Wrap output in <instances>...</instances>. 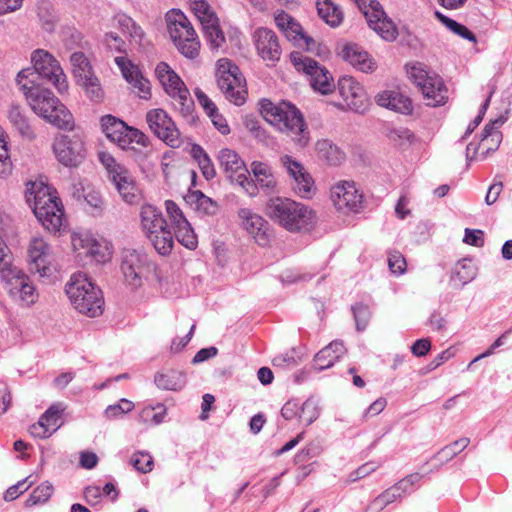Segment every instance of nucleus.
Instances as JSON below:
<instances>
[{
  "label": "nucleus",
  "mask_w": 512,
  "mask_h": 512,
  "mask_svg": "<svg viewBox=\"0 0 512 512\" xmlns=\"http://www.w3.org/2000/svg\"><path fill=\"white\" fill-rule=\"evenodd\" d=\"M375 99L379 106L402 114H410L413 110L411 100L397 91H383Z\"/></svg>",
  "instance_id": "cd10ccee"
},
{
  "label": "nucleus",
  "mask_w": 512,
  "mask_h": 512,
  "mask_svg": "<svg viewBox=\"0 0 512 512\" xmlns=\"http://www.w3.org/2000/svg\"><path fill=\"white\" fill-rule=\"evenodd\" d=\"M1 279L6 282L8 292L12 298L27 305L35 302L37 297L35 287L29 277L16 266L8 277H1Z\"/></svg>",
  "instance_id": "a211bd4d"
},
{
  "label": "nucleus",
  "mask_w": 512,
  "mask_h": 512,
  "mask_svg": "<svg viewBox=\"0 0 512 512\" xmlns=\"http://www.w3.org/2000/svg\"><path fill=\"white\" fill-rule=\"evenodd\" d=\"M220 167L231 182H236L249 196L257 194V185L249 178V171L238 153L229 148H223L218 153Z\"/></svg>",
  "instance_id": "9b49d317"
},
{
  "label": "nucleus",
  "mask_w": 512,
  "mask_h": 512,
  "mask_svg": "<svg viewBox=\"0 0 512 512\" xmlns=\"http://www.w3.org/2000/svg\"><path fill=\"white\" fill-rule=\"evenodd\" d=\"M66 294L74 308L88 317H97L103 312L102 292L84 273H75L66 284Z\"/></svg>",
  "instance_id": "423d86ee"
},
{
  "label": "nucleus",
  "mask_w": 512,
  "mask_h": 512,
  "mask_svg": "<svg viewBox=\"0 0 512 512\" xmlns=\"http://www.w3.org/2000/svg\"><path fill=\"white\" fill-rule=\"evenodd\" d=\"M284 35L289 41L293 42L294 45L300 48H305L307 51L313 52L317 47L316 41L303 32L302 26L296 20Z\"/></svg>",
  "instance_id": "473e14b6"
},
{
  "label": "nucleus",
  "mask_w": 512,
  "mask_h": 512,
  "mask_svg": "<svg viewBox=\"0 0 512 512\" xmlns=\"http://www.w3.org/2000/svg\"><path fill=\"white\" fill-rule=\"evenodd\" d=\"M166 94L171 100V104L177 112L189 123L195 121V104L185 83L179 84L173 89H169Z\"/></svg>",
  "instance_id": "b1692460"
},
{
  "label": "nucleus",
  "mask_w": 512,
  "mask_h": 512,
  "mask_svg": "<svg viewBox=\"0 0 512 512\" xmlns=\"http://www.w3.org/2000/svg\"><path fill=\"white\" fill-rule=\"evenodd\" d=\"M434 15L439 22H441L448 30L453 32L454 34L460 36L461 38L468 40L470 42L476 43L477 39L473 32H471L466 26L458 23L457 21L449 18L444 15L440 11H435Z\"/></svg>",
  "instance_id": "4c0bfd02"
},
{
  "label": "nucleus",
  "mask_w": 512,
  "mask_h": 512,
  "mask_svg": "<svg viewBox=\"0 0 512 512\" xmlns=\"http://www.w3.org/2000/svg\"><path fill=\"white\" fill-rule=\"evenodd\" d=\"M141 228L158 254L167 256L174 246V238L162 212L146 204L140 211Z\"/></svg>",
  "instance_id": "0eeeda50"
},
{
  "label": "nucleus",
  "mask_w": 512,
  "mask_h": 512,
  "mask_svg": "<svg viewBox=\"0 0 512 512\" xmlns=\"http://www.w3.org/2000/svg\"><path fill=\"white\" fill-rule=\"evenodd\" d=\"M12 172V162L9 156L7 144L0 137V177H6Z\"/></svg>",
  "instance_id": "052dcab7"
},
{
  "label": "nucleus",
  "mask_w": 512,
  "mask_h": 512,
  "mask_svg": "<svg viewBox=\"0 0 512 512\" xmlns=\"http://www.w3.org/2000/svg\"><path fill=\"white\" fill-rule=\"evenodd\" d=\"M88 81H80L78 84L81 85L87 94V96L94 101H100L103 98V90L101 88L99 79L93 75L87 78Z\"/></svg>",
  "instance_id": "3c124183"
},
{
  "label": "nucleus",
  "mask_w": 512,
  "mask_h": 512,
  "mask_svg": "<svg viewBox=\"0 0 512 512\" xmlns=\"http://www.w3.org/2000/svg\"><path fill=\"white\" fill-rule=\"evenodd\" d=\"M388 266L392 273L400 275L406 270V260L400 252L394 251L388 256Z\"/></svg>",
  "instance_id": "680f3d73"
},
{
  "label": "nucleus",
  "mask_w": 512,
  "mask_h": 512,
  "mask_svg": "<svg viewBox=\"0 0 512 512\" xmlns=\"http://www.w3.org/2000/svg\"><path fill=\"white\" fill-rule=\"evenodd\" d=\"M169 35L184 56L193 59L199 53L200 43L190 21L180 10H170L166 14Z\"/></svg>",
  "instance_id": "6e6552de"
},
{
  "label": "nucleus",
  "mask_w": 512,
  "mask_h": 512,
  "mask_svg": "<svg viewBox=\"0 0 512 512\" xmlns=\"http://www.w3.org/2000/svg\"><path fill=\"white\" fill-rule=\"evenodd\" d=\"M195 96L208 116L218 111L214 102L199 88L195 89Z\"/></svg>",
  "instance_id": "69168bd1"
},
{
  "label": "nucleus",
  "mask_w": 512,
  "mask_h": 512,
  "mask_svg": "<svg viewBox=\"0 0 512 512\" xmlns=\"http://www.w3.org/2000/svg\"><path fill=\"white\" fill-rule=\"evenodd\" d=\"M15 266L11 263L10 250L3 241V247L0 246V277H8Z\"/></svg>",
  "instance_id": "bf43d9fd"
},
{
  "label": "nucleus",
  "mask_w": 512,
  "mask_h": 512,
  "mask_svg": "<svg viewBox=\"0 0 512 512\" xmlns=\"http://www.w3.org/2000/svg\"><path fill=\"white\" fill-rule=\"evenodd\" d=\"M115 63L126 81L137 90L138 96L142 99H149L151 97L150 82L143 77L139 68L124 57H116Z\"/></svg>",
  "instance_id": "412c9836"
},
{
  "label": "nucleus",
  "mask_w": 512,
  "mask_h": 512,
  "mask_svg": "<svg viewBox=\"0 0 512 512\" xmlns=\"http://www.w3.org/2000/svg\"><path fill=\"white\" fill-rule=\"evenodd\" d=\"M251 168L256 181L261 187L269 189L275 186V180L267 164L254 161Z\"/></svg>",
  "instance_id": "a18cd8bd"
},
{
  "label": "nucleus",
  "mask_w": 512,
  "mask_h": 512,
  "mask_svg": "<svg viewBox=\"0 0 512 512\" xmlns=\"http://www.w3.org/2000/svg\"><path fill=\"white\" fill-rule=\"evenodd\" d=\"M8 119L22 136L29 139L34 138V132L29 124V120L19 105H10L8 109Z\"/></svg>",
  "instance_id": "72a5a7b5"
},
{
  "label": "nucleus",
  "mask_w": 512,
  "mask_h": 512,
  "mask_svg": "<svg viewBox=\"0 0 512 512\" xmlns=\"http://www.w3.org/2000/svg\"><path fill=\"white\" fill-rule=\"evenodd\" d=\"M103 132L113 142H117L121 147L128 145L127 134L129 127L122 121L112 115H106L101 119Z\"/></svg>",
  "instance_id": "c756f323"
},
{
  "label": "nucleus",
  "mask_w": 512,
  "mask_h": 512,
  "mask_svg": "<svg viewBox=\"0 0 512 512\" xmlns=\"http://www.w3.org/2000/svg\"><path fill=\"white\" fill-rule=\"evenodd\" d=\"M331 201L335 209L344 215L359 213L363 209V194L354 182L341 181L331 189Z\"/></svg>",
  "instance_id": "4468645a"
},
{
  "label": "nucleus",
  "mask_w": 512,
  "mask_h": 512,
  "mask_svg": "<svg viewBox=\"0 0 512 512\" xmlns=\"http://www.w3.org/2000/svg\"><path fill=\"white\" fill-rule=\"evenodd\" d=\"M316 149L319 158L325 160L329 165H338L344 159L340 149L328 140L318 141Z\"/></svg>",
  "instance_id": "58836bf2"
},
{
  "label": "nucleus",
  "mask_w": 512,
  "mask_h": 512,
  "mask_svg": "<svg viewBox=\"0 0 512 512\" xmlns=\"http://www.w3.org/2000/svg\"><path fill=\"white\" fill-rule=\"evenodd\" d=\"M377 467L378 466L375 463H372V462L365 463L349 475V481L355 482L361 478H364V477L368 476L370 473H372L373 471H375L377 469Z\"/></svg>",
  "instance_id": "774afa93"
},
{
  "label": "nucleus",
  "mask_w": 512,
  "mask_h": 512,
  "mask_svg": "<svg viewBox=\"0 0 512 512\" xmlns=\"http://www.w3.org/2000/svg\"><path fill=\"white\" fill-rule=\"evenodd\" d=\"M189 6L201 25L217 18L216 13L206 0H189Z\"/></svg>",
  "instance_id": "37998d69"
},
{
  "label": "nucleus",
  "mask_w": 512,
  "mask_h": 512,
  "mask_svg": "<svg viewBox=\"0 0 512 512\" xmlns=\"http://www.w3.org/2000/svg\"><path fill=\"white\" fill-rule=\"evenodd\" d=\"M201 26H202L204 35L210 44V47L212 49L220 48L223 45V43L225 42V37H224V34L219 26L218 17L216 19H213L209 23L202 24Z\"/></svg>",
  "instance_id": "79ce46f5"
},
{
  "label": "nucleus",
  "mask_w": 512,
  "mask_h": 512,
  "mask_svg": "<svg viewBox=\"0 0 512 512\" xmlns=\"http://www.w3.org/2000/svg\"><path fill=\"white\" fill-rule=\"evenodd\" d=\"M151 131L167 145L176 148L182 143L180 131L168 113L163 109H152L146 114Z\"/></svg>",
  "instance_id": "2eb2a0df"
},
{
  "label": "nucleus",
  "mask_w": 512,
  "mask_h": 512,
  "mask_svg": "<svg viewBox=\"0 0 512 512\" xmlns=\"http://www.w3.org/2000/svg\"><path fill=\"white\" fill-rule=\"evenodd\" d=\"M316 9L319 17L331 27H337L343 20V13L332 0H317Z\"/></svg>",
  "instance_id": "7c9ffc66"
},
{
  "label": "nucleus",
  "mask_w": 512,
  "mask_h": 512,
  "mask_svg": "<svg viewBox=\"0 0 512 512\" xmlns=\"http://www.w3.org/2000/svg\"><path fill=\"white\" fill-rule=\"evenodd\" d=\"M64 411L62 404L51 405L39 418L37 423L30 426V434L39 439L50 437L62 425L61 415Z\"/></svg>",
  "instance_id": "6ab92c4d"
},
{
  "label": "nucleus",
  "mask_w": 512,
  "mask_h": 512,
  "mask_svg": "<svg viewBox=\"0 0 512 512\" xmlns=\"http://www.w3.org/2000/svg\"><path fill=\"white\" fill-rule=\"evenodd\" d=\"M133 467L141 473H148L153 468V458L148 453L139 452L131 458Z\"/></svg>",
  "instance_id": "5fc2aeb1"
},
{
  "label": "nucleus",
  "mask_w": 512,
  "mask_h": 512,
  "mask_svg": "<svg viewBox=\"0 0 512 512\" xmlns=\"http://www.w3.org/2000/svg\"><path fill=\"white\" fill-rule=\"evenodd\" d=\"M165 209L168 215V218L170 220L172 228H175L177 226L183 225L187 222V218L185 217L183 211L180 209V207L172 200H166L165 201Z\"/></svg>",
  "instance_id": "8fccbe9b"
},
{
  "label": "nucleus",
  "mask_w": 512,
  "mask_h": 512,
  "mask_svg": "<svg viewBox=\"0 0 512 512\" xmlns=\"http://www.w3.org/2000/svg\"><path fill=\"white\" fill-rule=\"evenodd\" d=\"M191 202L195 203L197 210L208 215H215L218 211V205L210 197L204 195L201 191H194L189 195Z\"/></svg>",
  "instance_id": "de8ad7c7"
},
{
  "label": "nucleus",
  "mask_w": 512,
  "mask_h": 512,
  "mask_svg": "<svg viewBox=\"0 0 512 512\" xmlns=\"http://www.w3.org/2000/svg\"><path fill=\"white\" fill-rule=\"evenodd\" d=\"M21 90L32 110L47 122L61 130L70 131L74 128L72 114L52 91L40 86H29L28 83H23Z\"/></svg>",
  "instance_id": "f03ea898"
},
{
  "label": "nucleus",
  "mask_w": 512,
  "mask_h": 512,
  "mask_svg": "<svg viewBox=\"0 0 512 512\" xmlns=\"http://www.w3.org/2000/svg\"><path fill=\"white\" fill-rule=\"evenodd\" d=\"M474 277L475 270L473 265L470 262H466V260H463L462 262H459L456 265L454 272L451 276V281L454 282L455 285L464 286L465 284L473 280Z\"/></svg>",
  "instance_id": "c03bdc74"
},
{
  "label": "nucleus",
  "mask_w": 512,
  "mask_h": 512,
  "mask_svg": "<svg viewBox=\"0 0 512 512\" xmlns=\"http://www.w3.org/2000/svg\"><path fill=\"white\" fill-rule=\"evenodd\" d=\"M149 264V260L144 253L134 249H124L121 271L128 285L132 288L140 287L144 271L149 267Z\"/></svg>",
  "instance_id": "dca6fc26"
},
{
  "label": "nucleus",
  "mask_w": 512,
  "mask_h": 512,
  "mask_svg": "<svg viewBox=\"0 0 512 512\" xmlns=\"http://www.w3.org/2000/svg\"><path fill=\"white\" fill-rule=\"evenodd\" d=\"M338 92L349 109L355 112L366 110L368 106L367 94L363 86L353 77H341L338 81Z\"/></svg>",
  "instance_id": "f3484780"
},
{
  "label": "nucleus",
  "mask_w": 512,
  "mask_h": 512,
  "mask_svg": "<svg viewBox=\"0 0 512 512\" xmlns=\"http://www.w3.org/2000/svg\"><path fill=\"white\" fill-rule=\"evenodd\" d=\"M114 173L115 174H113L111 181L120 194L122 200L128 204L138 203L141 198V194L131 173L126 168L120 169L118 172L116 171Z\"/></svg>",
  "instance_id": "393cba45"
},
{
  "label": "nucleus",
  "mask_w": 512,
  "mask_h": 512,
  "mask_svg": "<svg viewBox=\"0 0 512 512\" xmlns=\"http://www.w3.org/2000/svg\"><path fill=\"white\" fill-rule=\"evenodd\" d=\"M53 151L57 160L66 167H78L86 157L84 142L79 134L56 138Z\"/></svg>",
  "instance_id": "ddd939ff"
},
{
  "label": "nucleus",
  "mask_w": 512,
  "mask_h": 512,
  "mask_svg": "<svg viewBox=\"0 0 512 512\" xmlns=\"http://www.w3.org/2000/svg\"><path fill=\"white\" fill-rule=\"evenodd\" d=\"M118 24L122 28L125 33H128L131 38L141 40L144 32L140 26H138L135 21L126 15H121L118 17Z\"/></svg>",
  "instance_id": "603ef678"
},
{
  "label": "nucleus",
  "mask_w": 512,
  "mask_h": 512,
  "mask_svg": "<svg viewBox=\"0 0 512 512\" xmlns=\"http://www.w3.org/2000/svg\"><path fill=\"white\" fill-rule=\"evenodd\" d=\"M266 214L290 232L309 230L315 221V214L310 208L289 198H270L266 204Z\"/></svg>",
  "instance_id": "20e7f679"
},
{
  "label": "nucleus",
  "mask_w": 512,
  "mask_h": 512,
  "mask_svg": "<svg viewBox=\"0 0 512 512\" xmlns=\"http://www.w3.org/2000/svg\"><path fill=\"white\" fill-rule=\"evenodd\" d=\"M176 240L185 248L195 250L198 246V238L189 222L173 228Z\"/></svg>",
  "instance_id": "a19ab883"
},
{
  "label": "nucleus",
  "mask_w": 512,
  "mask_h": 512,
  "mask_svg": "<svg viewBox=\"0 0 512 512\" xmlns=\"http://www.w3.org/2000/svg\"><path fill=\"white\" fill-rule=\"evenodd\" d=\"M53 491V485L49 481L43 482L30 494L29 498L26 500V506L31 507L47 502L51 498Z\"/></svg>",
  "instance_id": "49530a36"
},
{
  "label": "nucleus",
  "mask_w": 512,
  "mask_h": 512,
  "mask_svg": "<svg viewBox=\"0 0 512 512\" xmlns=\"http://www.w3.org/2000/svg\"><path fill=\"white\" fill-rule=\"evenodd\" d=\"M407 73L421 90L423 96L430 101L429 105L439 106L446 103L448 89L441 77L436 74H430L420 63L411 65Z\"/></svg>",
  "instance_id": "9d476101"
},
{
  "label": "nucleus",
  "mask_w": 512,
  "mask_h": 512,
  "mask_svg": "<svg viewBox=\"0 0 512 512\" xmlns=\"http://www.w3.org/2000/svg\"><path fill=\"white\" fill-rule=\"evenodd\" d=\"M155 74L165 92L183 82L176 72L165 62H160L156 66Z\"/></svg>",
  "instance_id": "c9c22d12"
},
{
  "label": "nucleus",
  "mask_w": 512,
  "mask_h": 512,
  "mask_svg": "<svg viewBox=\"0 0 512 512\" xmlns=\"http://www.w3.org/2000/svg\"><path fill=\"white\" fill-rule=\"evenodd\" d=\"M281 162L282 165L286 168L289 176L293 179V181H295L296 178H300L304 173H306L302 164L294 160L289 155H284L283 157H281Z\"/></svg>",
  "instance_id": "6e6d98bb"
},
{
  "label": "nucleus",
  "mask_w": 512,
  "mask_h": 512,
  "mask_svg": "<svg viewBox=\"0 0 512 512\" xmlns=\"http://www.w3.org/2000/svg\"><path fill=\"white\" fill-rule=\"evenodd\" d=\"M29 478L30 477H27V478L19 481L17 484L9 487L4 494V500L5 501H13L18 496H20L22 493H24L33 484V482H29L28 485L25 486V484L28 482Z\"/></svg>",
  "instance_id": "e2e57ef3"
},
{
  "label": "nucleus",
  "mask_w": 512,
  "mask_h": 512,
  "mask_svg": "<svg viewBox=\"0 0 512 512\" xmlns=\"http://www.w3.org/2000/svg\"><path fill=\"white\" fill-rule=\"evenodd\" d=\"M81 242H85L86 245H82L87 248L86 253L92 256L98 262H105L108 258V255L102 250L101 244H99L95 239L86 238L81 239Z\"/></svg>",
  "instance_id": "13d9d810"
},
{
  "label": "nucleus",
  "mask_w": 512,
  "mask_h": 512,
  "mask_svg": "<svg viewBox=\"0 0 512 512\" xmlns=\"http://www.w3.org/2000/svg\"><path fill=\"white\" fill-rule=\"evenodd\" d=\"M319 416V410L315 402L311 399L306 400L301 407L299 418L307 426L312 424Z\"/></svg>",
  "instance_id": "864d4df0"
},
{
  "label": "nucleus",
  "mask_w": 512,
  "mask_h": 512,
  "mask_svg": "<svg viewBox=\"0 0 512 512\" xmlns=\"http://www.w3.org/2000/svg\"><path fill=\"white\" fill-rule=\"evenodd\" d=\"M290 59L296 70L310 76L311 86L314 90L322 94H328L334 89L333 78L329 71L325 67L320 66L316 60L301 52H292Z\"/></svg>",
  "instance_id": "f8f14e48"
},
{
  "label": "nucleus",
  "mask_w": 512,
  "mask_h": 512,
  "mask_svg": "<svg viewBox=\"0 0 512 512\" xmlns=\"http://www.w3.org/2000/svg\"><path fill=\"white\" fill-rule=\"evenodd\" d=\"M26 201L43 227L57 232L63 224V206L57 197L49 193V187L42 182H28L25 190Z\"/></svg>",
  "instance_id": "7ed1b4c3"
},
{
  "label": "nucleus",
  "mask_w": 512,
  "mask_h": 512,
  "mask_svg": "<svg viewBox=\"0 0 512 512\" xmlns=\"http://www.w3.org/2000/svg\"><path fill=\"white\" fill-rule=\"evenodd\" d=\"M264 118L280 132L289 137L296 146L304 148L310 141V132L301 111L293 104L268 101L262 106Z\"/></svg>",
  "instance_id": "f257e3e1"
},
{
  "label": "nucleus",
  "mask_w": 512,
  "mask_h": 512,
  "mask_svg": "<svg viewBox=\"0 0 512 512\" xmlns=\"http://www.w3.org/2000/svg\"><path fill=\"white\" fill-rule=\"evenodd\" d=\"M504 121L503 117H499L485 125L482 132L481 145H486L489 139L492 141V145L487 146V152L497 149L501 139V133L498 129L503 125Z\"/></svg>",
  "instance_id": "ea45409f"
},
{
  "label": "nucleus",
  "mask_w": 512,
  "mask_h": 512,
  "mask_svg": "<svg viewBox=\"0 0 512 512\" xmlns=\"http://www.w3.org/2000/svg\"><path fill=\"white\" fill-rule=\"evenodd\" d=\"M216 77L217 85L228 101L237 106L245 103L246 80L237 65L228 59L218 60Z\"/></svg>",
  "instance_id": "1a4fd4ad"
},
{
  "label": "nucleus",
  "mask_w": 512,
  "mask_h": 512,
  "mask_svg": "<svg viewBox=\"0 0 512 512\" xmlns=\"http://www.w3.org/2000/svg\"><path fill=\"white\" fill-rule=\"evenodd\" d=\"M72 72L77 82L88 81L89 76H93L91 64L88 58L82 52H75L70 57Z\"/></svg>",
  "instance_id": "f704fd0d"
},
{
  "label": "nucleus",
  "mask_w": 512,
  "mask_h": 512,
  "mask_svg": "<svg viewBox=\"0 0 512 512\" xmlns=\"http://www.w3.org/2000/svg\"><path fill=\"white\" fill-rule=\"evenodd\" d=\"M33 68L21 70L17 75V83L22 88L23 83L29 86H40L38 79L51 83L59 93L68 89L66 75L59 62L47 51L38 49L32 53Z\"/></svg>",
  "instance_id": "39448f33"
},
{
  "label": "nucleus",
  "mask_w": 512,
  "mask_h": 512,
  "mask_svg": "<svg viewBox=\"0 0 512 512\" xmlns=\"http://www.w3.org/2000/svg\"><path fill=\"white\" fill-rule=\"evenodd\" d=\"M238 216L242 227L255 239L258 245L263 247L268 245V223L263 217L249 208H240Z\"/></svg>",
  "instance_id": "aec40b11"
},
{
  "label": "nucleus",
  "mask_w": 512,
  "mask_h": 512,
  "mask_svg": "<svg viewBox=\"0 0 512 512\" xmlns=\"http://www.w3.org/2000/svg\"><path fill=\"white\" fill-rule=\"evenodd\" d=\"M342 57L361 72H372L376 62L362 47L357 44H346L342 49Z\"/></svg>",
  "instance_id": "a878e982"
},
{
  "label": "nucleus",
  "mask_w": 512,
  "mask_h": 512,
  "mask_svg": "<svg viewBox=\"0 0 512 512\" xmlns=\"http://www.w3.org/2000/svg\"><path fill=\"white\" fill-rule=\"evenodd\" d=\"M463 241L475 247H482L484 245V233L482 230L466 228Z\"/></svg>",
  "instance_id": "0e129e2a"
},
{
  "label": "nucleus",
  "mask_w": 512,
  "mask_h": 512,
  "mask_svg": "<svg viewBox=\"0 0 512 512\" xmlns=\"http://www.w3.org/2000/svg\"><path fill=\"white\" fill-rule=\"evenodd\" d=\"M28 256L30 270L39 273L40 276H48L50 273V246L43 238L34 237L29 245Z\"/></svg>",
  "instance_id": "4be33fe9"
},
{
  "label": "nucleus",
  "mask_w": 512,
  "mask_h": 512,
  "mask_svg": "<svg viewBox=\"0 0 512 512\" xmlns=\"http://www.w3.org/2000/svg\"><path fill=\"white\" fill-rule=\"evenodd\" d=\"M352 311L356 322L357 330H364L370 319L369 308L363 304H356L355 306L352 307Z\"/></svg>",
  "instance_id": "4d7b16f0"
},
{
  "label": "nucleus",
  "mask_w": 512,
  "mask_h": 512,
  "mask_svg": "<svg viewBox=\"0 0 512 512\" xmlns=\"http://www.w3.org/2000/svg\"><path fill=\"white\" fill-rule=\"evenodd\" d=\"M255 45L258 54L263 60L278 61L281 48L276 34L267 28H258L254 33Z\"/></svg>",
  "instance_id": "5701e85b"
},
{
  "label": "nucleus",
  "mask_w": 512,
  "mask_h": 512,
  "mask_svg": "<svg viewBox=\"0 0 512 512\" xmlns=\"http://www.w3.org/2000/svg\"><path fill=\"white\" fill-rule=\"evenodd\" d=\"M368 25L378 35L387 41H393L398 35L397 28L391 19L387 17L382 9L373 8L369 14L366 13Z\"/></svg>",
  "instance_id": "bb28decb"
},
{
  "label": "nucleus",
  "mask_w": 512,
  "mask_h": 512,
  "mask_svg": "<svg viewBox=\"0 0 512 512\" xmlns=\"http://www.w3.org/2000/svg\"><path fill=\"white\" fill-rule=\"evenodd\" d=\"M154 382L160 389L177 391L184 387L186 379L182 372L170 370L166 373H157Z\"/></svg>",
  "instance_id": "2f4dec72"
},
{
  "label": "nucleus",
  "mask_w": 512,
  "mask_h": 512,
  "mask_svg": "<svg viewBox=\"0 0 512 512\" xmlns=\"http://www.w3.org/2000/svg\"><path fill=\"white\" fill-rule=\"evenodd\" d=\"M293 190L301 198H311L314 193L312 177L306 172L300 178H296L293 184Z\"/></svg>",
  "instance_id": "09e8293b"
},
{
  "label": "nucleus",
  "mask_w": 512,
  "mask_h": 512,
  "mask_svg": "<svg viewBox=\"0 0 512 512\" xmlns=\"http://www.w3.org/2000/svg\"><path fill=\"white\" fill-rule=\"evenodd\" d=\"M102 492L98 486H87L84 489L85 501L92 507L101 503Z\"/></svg>",
  "instance_id": "338daca9"
},
{
  "label": "nucleus",
  "mask_w": 512,
  "mask_h": 512,
  "mask_svg": "<svg viewBox=\"0 0 512 512\" xmlns=\"http://www.w3.org/2000/svg\"><path fill=\"white\" fill-rule=\"evenodd\" d=\"M345 353L346 348L342 341H332L315 355L314 368L319 371L330 368Z\"/></svg>",
  "instance_id": "c85d7f7f"
},
{
  "label": "nucleus",
  "mask_w": 512,
  "mask_h": 512,
  "mask_svg": "<svg viewBox=\"0 0 512 512\" xmlns=\"http://www.w3.org/2000/svg\"><path fill=\"white\" fill-rule=\"evenodd\" d=\"M469 442L470 440L468 438H461L456 440L438 451L432 457V460L438 461L439 463L437 467H441L444 463L452 460L458 453L464 450L468 446Z\"/></svg>",
  "instance_id": "e433bc0d"
}]
</instances>
